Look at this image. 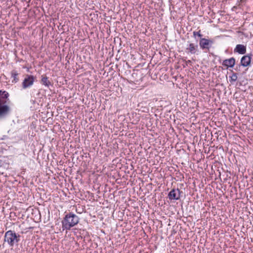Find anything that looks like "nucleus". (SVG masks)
Masks as SVG:
<instances>
[{
  "mask_svg": "<svg viewBox=\"0 0 253 253\" xmlns=\"http://www.w3.org/2000/svg\"><path fill=\"white\" fill-rule=\"evenodd\" d=\"M35 77L33 75H26L22 82V86L24 89L31 87L35 82Z\"/></svg>",
  "mask_w": 253,
  "mask_h": 253,
  "instance_id": "obj_4",
  "label": "nucleus"
},
{
  "mask_svg": "<svg viewBox=\"0 0 253 253\" xmlns=\"http://www.w3.org/2000/svg\"><path fill=\"white\" fill-rule=\"evenodd\" d=\"M235 51L238 52L240 54H245L246 51V47L243 44H237L234 50Z\"/></svg>",
  "mask_w": 253,
  "mask_h": 253,
  "instance_id": "obj_10",
  "label": "nucleus"
},
{
  "mask_svg": "<svg viewBox=\"0 0 253 253\" xmlns=\"http://www.w3.org/2000/svg\"><path fill=\"white\" fill-rule=\"evenodd\" d=\"M20 236L12 230H8L5 232L4 235V242H7L10 247H13L14 244H17L20 240Z\"/></svg>",
  "mask_w": 253,
  "mask_h": 253,
  "instance_id": "obj_3",
  "label": "nucleus"
},
{
  "mask_svg": "<svg viewBox=\"0 0 253 253\" xmlns=\"http://www.w3.org/2000/svg\"><path fill=\"white\" fill-rule=\"evenodd\" d=\"M198 45L193 43H190L186 48V51L191 54H194L198 50Z\"/></svg>",
  "mask_w": 253,
  "mask_h": 253,
  "instance_id": "obj_7",
  "label": "nucleus"
},
{
  "mask_svg": "<svg viewBox=\"0 0 253 253\" xmlns=\"http://www.w3.org/2000/svg\"><path fill=\"white\" fill-rule=\"evenodd\" d=\"M79 217L73 212H70L66 214L63 220L62 221L63 230H70L72 227L75 226L79 223Z\"/></svg>",
  "mask_w": 253,
  "mask_h": 253,
  "instance_id": "obj_1",
  "label": "nucleus"
},
{
  "mask_svg": "<svg viewBox=\"0 0 253 253\" xmlns=\"http://www.w3.org/2000/svg\"><path fill=\"white\" fill-rule=\"evenodd\" d=\"M41 83L46 87H49L51 85L50 82L46 76L42 75V76Z\"/></svg>",
  "mask_w": 253,
  "mask_h": 253,
  "instance_id": "obj_12",
  "label": "nucleus"
},
{
  "mask_svg": "<svg viewBox=\"0 0 253 253\" xmlns=\"http://www.w3.org/2000/svg\"><path fill=\"white\" fill-rule=\"evenodd\" d=\"M251 63V57L249 56H244L241 60V64L244 67L248 66Z\"/></svg>",
  "mask_w": 253,
  "mask_h": 253,
  "instance_id": "obj_9",
  "label": "nucleus"
},
{
  "mask_svg": "<svg viewBox=\"0 0 253 253\" xmlns=\"http://www.w3.org/2000/svg\"><path fill=\"white\" fill-rule=\"evenodd\" d=\"M181 192L178 189H173L169 193L168 197L170 200H178Z\"/></svg>",
  "mask_w": 253,
  "mask_h": 253,
  "instance_id": "obj_6",
  "label": "nucleus"
},
{
  "mask_svg": "<svg viewBox=\"0 0 253 253\" xmlns=\"http://www.w3.org/2000/svg\"><path fill=\"white\" fill-rule=\"evenodd\" d=\"M235 64V59L233 57H231L228 59H225L223 60L222 65L226 67L227 68L228 67H233Z\"/></svg>",
  "mask_w": 253,
  "mask_h": 253,
  "instance_id": "obj_8",
  "label": "nucleus"
},
{
  "mask_svg": "<svg viewBox=\"0 0 253 253\" xmlns=\"http://www.w3.org/2000/svg\"><path fill=\"white\" fill-rule=\"evenodd\" d=\"M240 0V2H242L243 1V0Z\"/></svg>",
  "mask_w": 253,
  "mask_h": 253,
  "instance_id": "obj_16",
  "label": "nucleus"
},
{
  "mask_svg": "<svg viewBox=\"0 0 253 253\" xmlns=\"http://www.w3.org/2000/svg\"><path fill=\"white\" fill-rule=\"evenodd\" d=\"M8 95L7 92L0 90V118L6 116L10 112L9 106L6 104V101L3 99L7 98Z\"/></svg>",
  "mask_w": 253,
  "mask_h": 253,
  "instance_id": "obj_2",
  "label": "nucleus"
},
{
  "mask_svg": "<svg viewBox=\"0 0 253 253\" xmlns=\"http://www.w3.org/2000/svg\"><path fill=\"white\" fill-rule=\"evenodd\" d=\"M186 64L188 65V64H191V61L190 60H188L187 61H186Z\"/></svg>",
  "mask_w": 253,
  "mask_h": 253,
  "instance_id": "obj_15",
  "label": "nucleus"
},
{
  "mask_svg": "<svg viewBox=\"0 0 253 253\" xmlns=\"http://www.w3.org/2000/svg\"><path fill=\"white\" fill-rule=\"evenodd\" d=\"M19 73L16 70H12L11 72V76L13 79L12 81V83H16L19 81V78H18V76Z\"/></svg>",
  "mask_w": 253,
  "mask_h": 253,
  "instance_id": "obj_11",
  "label": "nucleus"
},
{
  "mask_svg": "<svg viewBox=\"0 0 253 253\" xmlns=\"http://www.w3.org/2000/svg\"><path fill=\"white\" fill-rule=\"evenodd\" d=\"M238 78L237 75L236 73H233L231 76L229 77V81L232 83L237 81Z\"/></svg>",
  "mask_w": 253,
  "mask_h": 253,
  "instance_id": "obj_13",
  "label": "nucleus"
},
{
  "mask_svg": "<svg viewBox=\"0 0 253 253\" xmlns=\"http://www.w3.org/2000/svg\"><path fill=\"white\" fill-rule=\"evenodd\" d=\"M196 36L201 38L202 37V35L201 34V31L199 30L198 32L194 31L193 32V37L195 39L196 38Z\"/></svg>",
  "mask_w": 253,
  "mask_h": 253,
  "instance_id": "obj_14",
  "label": "nucleus"
},
{
  "mask_svg": "<svg viewBox=\"0 0 253 253\" xmlns=\"http://www.w3.org/2000/svg\"><path fill=\"white\" fill-rule=\"evenodd\" d=\"M212 44L213 41L212 40L206 38H201L199 42V45L201 48L203 50H209Z\"/></svg>",
  "mask_w": 253,
  "mask_h": 253,
  "instance_id": "obj_5",
  "label": "nucleus"
}]
</instances>
